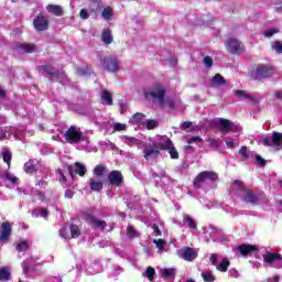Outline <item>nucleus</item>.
I'll use <instances>...</instances> for the list:
<instances>
[{
	"instance_id": "1",
	"label": "nucleus",
	"mask_w": 282,
	"mask_h": 282,
	"mask_svg": "<svg viewBox=\"0 0 282 282\" xmlns=\"http://www.w3.org/2000/svg\"><path fill=\"white\" fill-rule=\"evenodd\" d=\"M147 100H151L154 105H160L162 108H167L171 111L175 109L177 102L172 98L166 97V87L162 84H154L144 90Z\"/></svg>"
},
{
	"instance_id": "2",
	"label": "nucleus",
	"mask_w": 282,
	"mask_h": 282,
	"mask_svg": "<svg viewBox=\"0 0 282 282\" xmlns=\"http://www.w3.org/2000/svg\"><path fill=\"white\" fill-rule=\"evenodd\" d=\"M230 195H238L247 204H257L259 196L246 188L241 181H235L230 187Z\"/></svg>"
},
{
	"instance_id": "3",
	"label": "nucleus",
	"mask_w": 282,
	"mask_h": 282,
	"mask_svg": "<svg viewBox=\"0 0 282 282\" xmlns=\"http://www.w3.org/2000/svg\"><path fill=\"white\" fill-rule=\"evenodd\" d=\"M65 140L68 144H78V142H86V144H89V139L85 138L80 128L76 126H70L65 132Z\"/></svg>"
},
{
	"instance_id": "4",
	"label": "nucleus",
	"mask_w": 282,
	"mask_h": 282,
	"mask_svg": "<svg viewBox=\"0 0 282 282\" xmlns=\"http://www.w3.org/2000/svg\"><path fill=\"white\" fill-rule=\"evenodd\" d=\"M219 180V174L214 171H203L200 172L194 180V186L195 188H202L206 182H209L210 184H215Z\"/></svg>"
},
{
	"instance_id": "5",
	"label": "nucleus",
	"mask_w": 282,
	"mask_h": 282,
	"mask_svg": "<svg viewBox=\"0 0 282 282\" xmlns=\"http://www.w3.org/2000/svg\"><path fill=\"white\" fill-rule=\"evenodd\" d=\"M218 127L220 129V132L224 135H228V133H230V131L232 133H241V131H242L241 126H239L228 119H225V118L218 119Z\"/></svg>"
},
{
	"instance_id": "6",
	"label": "nucleus",
	"mask_w": 282,
	"mask_h": 282,
	"mask_svg": "<svg viewBox=\"0 0 282 282\" xmlns=\"http://www.w3.org/2000/svg\"><path fill=\"white\" fill-rule=\"evenodd\" d=\"M209 261L218 272H228V268H230V260L228 258H221L218 253H212Z\"/></svg>"
},
{
	"instance_id": "7",
	"label": "nucleus",
	"mask_w": 282,
	"mask_h": 282,
	"mask_svg": "<svg viewBox=\"0 0 282 282\" xmlns=\"http://www.w3.org/2000/svg\"><path fill=\"white\" fill-rule=\"evenodd\" d=\"M271 76H274V68L268 65H259L251 73L253 80H263V78H270Z\"/></svg>"
},
{
	"instance_id": "8",
	"label": "nucleus",
	"mask_w": 282,
	"mask_h": 282,
	"mask_svg": "<svg viewBox=\"0 0 282 282\" xmlns=\"http://www.w3.org/2000/svg\"><path fill=\"white\" fill-rule=\"evenodd\" d=\"M221 230L216 227H205L203 228V235L200 236L202 241L208 243L209 241H221L219 238Z\"/></svg>"
},
{
	"instance_id": "9",
	"label": "nucleus",
	"mask_w": 282,
	"mask_h": 282,
	"mask_svg": "<svg viewBox=\"0 0 282 282\" xmlns=\"http://www.w3.org/2000/svg\"><path fill=\"white\" fill-rule=\"evenodd\" d=\"M262 144L264 147H271L275 151H281L282 149V133L281 132H273L271 137H265L262 140Z\"/></svg>"
},
{
	"instance_id": "10",
	"label": "nucleus",
	"mask_w": 282,
	"mask_h": 282,
	"mask_svg": "<svg viewBox=\"0 0 282 282\" xmlns=\"http://www.w3.org/2000/svg\"><path fill=\"white\" fill-rule=\"evenodd\" d=\"M264 263H268L270 268H275L280 270L282 268V257L281 253L267 252L262 256Z\"/></svg>"
},
{
	"instance_id": "11",
	"label": "nucleus",
	"mask_w": 282,
	"mask_h": 282,
	"mask_svg": "<svg viewBox=\"0 0 282 282\" xmlns=\"http://www.w3.org/2000/svg\"><path fill=\"white\" fill-rule=\"evenodd\" d=\"M70 235L67 232V226H64L59 229V237L62 239H65L66 241H69V239H78L80 237V228L76 225H70Z\"/></svg>"
},
{
	"instance_id": "12",
	"label": "nucleus",
	"mask_w": 282,
	"mask_h": 282,
	"mask_svg": "<svg viewBox=\"0 0 282 282\" xmlns=\"http://www.w3.org/2000/svg\"><path fill=\"white\" fill-rule=\"evenodd\" d=\"M42 69L44 74H48V76H51L52 78H57L59 83H62V85H67V83H69V79H67V76L65 75V73L63 72L58 73L54 70V67L52 66L44 65L42 66Z\"/></svg>"
},
{
	"instance_id": "13",
	"label": "nucleus",
	"mask_w": 282,
	"mask_h": 282,
	"mask_svg": "<svg viewBox=\"0 0 282 282\" xmlns=\"http://www.w3.org/2000/svg\"><path fill=\"white\" fill-rule=\"evenodd\" d=\"M84 217L87 224L95 229L105 230V228H107V221L100 220L89 213L84 214Z\"/></svg>"
},
{
	"instance_id": "14",
	"label": "nucleus",
	"mask_w": 282,
	"mask_h": 282,
	"mask_svg": "<svg viewBox=\"0 0 282 282\" xmlns=\"http://www.w3.org/2000/svg\"><path fill=\"white\" fill-rule=\"evenodd\" d=\"M177 256L185 261H195L197 259V250L191 247H183L177 250Z\"/></svg>"
},
{
	"instance_id": "15",
	"label": "nucleus",
	"mask_w": 282,
	"mask_h": 282,
	"mask_svg": "<svg viewBox=\"0 0 282 282\" xmlns=\"http://www.w3.org/2000/svg\"><path fill=\"white\" fill-rule=\"evenodd\" d=\"M102 66L107 72H110L111 74H116L120 69V62L118 61V57H105L102 61Z\"/></svg>"
},
{
	"instance_id": "16",
	"label": "nucleus",
	"mask_w": 282,
	"mask_h": 282,
	"mask_svg": "<svg viewBox=\"0 0 282 282\" xmlns=\"http://www.w3.org/2000/svg\"><path fill=\"white\" fill-rule=\"evenodd\" d=\"M225 45L229 54H241V52H243V44L238 40L229 39Z\"/></svg>"
},
{
	"instance_id": "17",
	"label": "nucleus",
	"mask_w": 282,
	"mask_h": 282,
	"mask_svg": "<svg viewBox=\"0 0 282 282\" xmlns=\"http://www.w3.org/2000/svg\"><path fill=\"white\" fill-rule=\"evenodd\" d=\"M70 177H74V173L80 177H85L87 173V166L80 162H76L74 165L68 167Z\"/></svg>"
},
{
	"instance_id": "18",
	"label": "nucleus",
	"mask_w": 282,
	"mask_h": 282,
	"mask_svg": "<svg viewBox=\"0 0 282 282\" xmlns=\"http://www.w3.org/2000/svg\"><path fill=\"white\" fill-rule=\"evenodd\" d=\"M15 50L21 52V54H34V52H39V47H36V45L28 43L17 44Z\"/></svg>"
},
{
	"instance_id": "19",
	"label": "nucleus",
	"mask_w": 282,
	"mask_h": 282,
	"mask_svg": "<svg viewBox=\"0 0 282 282\" xmlns=\"http://www.w3.org/2000/svg\"><path fill=\"white\" fill-rule=\"evenodd\" d=\"M33 25L37 32H45L48 26L46 17H36L33 21Z\"/></svg>"
},
{
	"instance_id": "20",
	"label": "nucleus",
	"mask_w": 282,
	"mask_h": 282,
	"mask_svg": "<svg viewBox=\"0 0 282 282\" xmlns=\"http://www.w3.org/2000/svg\"><path fill=\"white\" fill-rule=\"evenodd\" d=\"M11 235H12V225L8 221L2 223L0 241H8Z\"/></svg>"
},
{
	"instance_id": "21",
	"label": "nucleus",
	"mask_w": 282,
	"mask_h": 282,
	"mask_svg": "<svg viewBox=\"0 0 282 282\" xmlns=\"http://www.w3.org/2000/svg\"><path fill=\"white\" fill-rule=\"evenodd\" d=\"M154 144H156L159 151H162L171 149L173 142L171 141V139H169V137H159Z\"/></svg>"
},
{
	"instance_id": "22",
	"label": "nucleus",
	"mask_w": 282,
	"mask_h": 282,
	"mask_svg": "<svg viewBox=\"0 0 282 282\" xmlns=\"http://www.w3.org/2000/svg\"><path fill=\"white\" fill-rule=\"evenodd\" d=\"M108 180L112 186L122 185V173L120 171H112L108 175Z\"/></svg>"
},
{
	"instance_id": "23",
	"label": "nucleus",
	"mask_w": 282,
	"mask_h": 282,
	"mask_svg": "<svg viewBox=\"0 0 282 282\" xmlns=\"http://www.w3.org/2000/svg\"><path fill=\"white\" fill-rule=\"evenodd\" d=\"M3 182H9L10 184H13V186H19V177L10 172L0 174V183L3 184Z\"/></svg>"
},
{
	"instance_id": "24",
	"label": "nucleus",
	"mask_w": 282,
	"mask_h": 282,
	"mask_svg": "<svg viewBox=\"0 0 282 282\" xmlns=\"http://www.w3.org/2000/svg\"><path fill=\"white\" fill-rule=\"evenodd\" d=\"M88 185L90 191H94L95 193H100L105 186V182L100 178H89Z\"/></svg>"
},
{
	"instance_id": "25",
	"label": "nucleus",
	"mask_w": 282,
	"mask_h": 282,
	"mask_svg": "<svg viewBox=\"0 0 282 282\" xmlns=\"http://www.w3.org/2000/svg\"><path fill=\"white\" fill-rule=\"evenodd\" d=\"M152 177L155 180V182L159 183L160 186H169V183L171 182V178L169 177V175H166V172L162 171L160 173V175H158V173H153Z\"/></svg>"
},
{
	"instance_id": "26",
	"label": "nucleus",
	"mask_w": 282,
	"mask_h": 282,
	"mask_svg": "<svg viewBox=\"0 0 282 282\" xmlns=\"http://www.w3.org/2000/svg\"><path fill=\"white\" fill-rule=\"evenodd\" d=\"M237 250L242 254V257H248V254H251V252H257L258 248L257 246L252 245H241L237 247Z\"/></svg>"
},
{
	"instance_id": "27",
	"label": "nucleus",
	"mask_w": 282,
	"mask_h": 282,
	"mask_svg": "<svg viewBox=\"0 0 282 282\" xmlns=\"http://www.w3.org/2000/svg\"><path fill=\"white\" fill-rule=\"evenodd\" d=\"M160 153V150L158 148V144L153 142V147L149 145L148 148L144 149V158L147 160H151V158H155Z\"/></svg>"
},
{
	"instance_id": "28",
	"label": "nucleus",
	"mask_w": 282,
	"mask_h": 282,
	"mask_svg": "<svg viewBox=\"0 0 282 282\" xmlns=\"http://www.w3.org/2000/svg\"><path fill=\"white\" fill-rule=\"evenodd\" d=\"M225 143L227 149H237L239 147V132L234 137H226Z\"/></svg>"
},
{
	"instance_id": "29",
	"label": "nucleus",
	"mask_w": 282,
	"mask_h": 282,
	"mask_svg": "<svg viewBox=\"0 0 282 282\" xmlns=\"http://www.w3.org/2000/svg\"><path fill=\"white\" fill-rule=\"evenodd\" d=\"M210 85L212 87H221L224 85H228V82L226 80V78H224V76H221V74H216L212 78Z\"/></svg>"
},
{
	"instance_id": "30",
	"label": "nucleus",
	"mask_w": 282,
	"mask_h": 282,
	"mask_svg": "<svg viewBox=\"0 0 282 282\" xmlns=\"http://www.w3.org/2000/svg\"><path fill=\"white\" fill-rule=\"evenodd\" d=\"M101 41L105 45H111L113 43V35L111 34V30L105 29L101 33Z\"/></svg>"
},
{
	"instance_id": "31",
	"label": "nucleus",
	"mask_w": 282,
	"mask_h": 282,
	"mask_svg": "<svg viewBox=\"0 0 282 282\" xmlns=\"http://www.w3.org/2000/svg\"><path fill=\"white\" fill-rule=\"evenodd\" d=\"M46 10L55 17H63V8L61 6L48 4Z\"/></svg>"
},
{
	"instance_id": "32",
	"label": "nucleus",
	"mask_w": 282,
	"mask_h": 282,
	"mask_svg": "<svg viewBox=\"0 0 282 282\" xmlns=\"http://www.w3.org/2000/svg\"><path fill=\"white\" fill-rule=\"evenodd\" d=\"M8 133H11L17 138V129L14 128H0V141L6 140L8 138Z\"/></svg>"
},
{
	"instance_id": "33",
	"label": "nucleus",
	"mask_w": 282,
	"mask_h": 282,
	"mask_svg": "<svg viewBox=\"0 0 282 282\" xmlns=\"http://www.w3.org/2000/svg\"><path fill=\"white\" fill-rule=\"evenodd\" d=\"M39 161L31 160L28 163L24 164V171L25 173H34L36 169H39Z\"/></svg>"
},
{
	"instance_id": "34",
	"label": "nucleus",
	"mask_w": 282,
	"mask_h": 282,
	"mask_svg": "<svg viewBox=\"0 0 282 282\" xmlns=\"http://www.w3.org/2000/svg\"><path fill=\"white\" fill-rule=\"evenodd\" d=\"M184 226H187V228H189V230H197V223L195 221V219H193V217L186 215L184 216Z\"/></svg>"
},
{
	"instance_id": "35",
	"label": "nucleus",
	"mask_w": 282,
	"mask_h": 282,
	"mask_svg": "<svg viewBox=\"0 0 282 282\" xmlns=\"http://www.w3.org/2000/svg\"><path fill=\"white\" fill-rule=\"evenodd\" d=\"M145 120H147V116L140 112H137L134 116H132V118L130 119V122L132 124H144Z\"/></svg>"
},
{
	"instance_id": "36",
	"label": "nucleus",
	"mask_w": 282,
	"mask_h": 282,
	"mask_svg": "<svg viewBox=\"0 0 282 282\" xmlns=\"http://www.w3.org/2000/svg\"><path fill=\"white\" fill-rule=\"evenodd\" d=\"M127 237L129 239H135L138 237H140V231H138V229L131 225H129L127 227Z\"/></svg>"
},
{
	"instance_id": "37",
	"label": "nucleus",
	"mask_w": 282,
	"mask_h": 282,
	"mask_svg": "<svg viewBox=\"0 0 282 282\" xmlns=\"http://www.w3.org/2000/svg\"><path fill=\"white\" fill-rule=\"evenodd\" d=\"M161 276L163 279H175V269H161Z\"/></svg>"
},
{
	"instance_id": "38",
	"label": "nucleus",
	"mask_w": 282,
	"mask_h": 282,
	"mask_svg": "<svg viewBox=\"0 0 282 282\" xmlns=\"http://www.w3.org/2000/svg\"><path fill=\"white\" fill-rule=\"evenodd\" d=\"M101 100H104V102H106V105H109V107H111V105H113V98L111 97V93H109L108 90H102Z\"/></svg>"
},
{
	"instance_id": "39",
	"label": "nucleus",
	"mask_w": 282,
	"mask_h": 282,
	"mask_svg": "<svg viewBox=\"0 0 282 282\" xmlns=\"http://www.w3.org/2000/svg\"><path fill=\"white\" fill-rule=\"evenodd\" d=\"M235 96H237V98H240L241 100H254V97H252L251 95H248V93H246V90H235L234 91Z\"/></svg>"
},
{
	"instance_id": "40",
	"label": "nucleus",
	"mask_w": 282,
	"mask_h": 282,
	"mask_svg": "<svg viewBox=\"0 0 282 282\" xmlns=\"http://www.w3.org/2000/svg\"><path fill=\"white\" fill-rule=\"evenodd\" d=\"M106 171H107V166H105V165H97L93 170V173H94L95 177H102V175H105Z\"/></svg>"
},
{
	"instance_id": "41",
	"label": "nucleus",
	"mask_w": 282,
	"mask_h": 282,
	"mask_svg": "<svg viewBox=\"0 0 282 282\" xmlns=\"http://www.w3.org/2000/svg\"><path fill=\"white\" fill-rule=\"evenodd\" d=\"M101 17L106 21H111V17H113V9H111V7L105 8L104 11L101 12Z\"/></svg>"
},
{
	"instance_id": "42",
	"label": "nucleus",
	"mask_w": 282,
	"mask_h": 282,
	"mask_svg": "<svg viewBox=\"0 0 282 282\" xmlns=\"http://www.w3.org/2000/svg\"><path fill=\"white\" fill-rule=\"evenodd\" d=\"M202 278L205 282H214L215 281V274H213V271L202 272Z\"/></svg>"
},
{
	"instance_id": "43",
	"label": "nucleus",
	"mask_w": 282,
	"mask_h": 282,
	"mask_svg": "<svg viewBox=\"0 0 282 282\" xmlns=\"http://www.w3.org/2000/svg\"><path fill=\"white\" fill-rule=\"evenodd\" d=\"M143 276H147L149 281H153L155 279V269H153V267H148Z\"/></svg>"
},
{
	"instance_id": "44",
	"label": "nucleus",
	"mask_w": 282,
	"mask_h": 282,
	"mask_svg": "<svg viewBox=\"0 0 282 282\" xmlns=\"http://www.w3.org/2000/svg\"><path fill=\"white\" fill-rule=\"evenodd\" d=\"M152 242L156 246V248L159 249L158 250V253H162L164 252V246H166V241L162 240V239H159V240H152Z\"/></svg>"
},
{
	"instance_id": "45",
	"label": "nucleus",
	"mask_w": 282,
	"mask_h": 282,
	"mask_svg": "<svg viewBox=\"0 0 282 282\" xmlns=\"http://www.w3.org/2000/svg\"><path fill=\"white\" fill-rule=\"evenodd\" d=\"M123 142L128 144V147H135L139 140L133 137H123Z\"/></svg>"
},
{
	"instance_id": "46",
	"label": "nucleus",
	"mask_w": 282,
	"mask_h": 282,
	"mask_svg": "<svg viewBox=\"0 0 282 282\" xmlns=\"http://www.w3.org/2000/svg\"><path fill=\"white\" fill-rule=\"evenodd\" d=\"M2 160L6 162V164H8V166H10V162H12V152L9 150L2 152Z\"/></svg>"
},
{
	"instance_id": "47",
	"label": "nucleus",
	"mask_w": 282,
	"mask_h": 282,
	"mask_svg": "<svg viewBox=\"0 0 282 282\" xmlns=\"http://www.w3.org/2000/svg\"><path fill=\"white\" fill-rule=\"evenodd\" d=\"M0 281H10V271L8 269H0Z\"/></svg>"
},
{
	"instance_id": "48",
	"label": "nucleus",
	"mask_w": 282,
	"mask_h": 282,
	"mask_svg": "<svg viewBox=\"0 0 282 282\" xmlns=\"http://www.w3.org/2000/svg\"><path fill=\"white\" fill-rule=\"evenodd\" d=\"M250 150H248L247 147H241V149L239 150V155H241V158H243L245 160H248L250 158Z\"/></svg>"
},
{
	"instance_id": "49",
	"label": "nucleus",
	"mask_w": 282,
	"mask_h": 282,
	"mask_svg": "<svg viewBox=\"0 0 282 282\" xmlns=\"http://www.w3.org/2000/svg\"><path fill=\"white\" fill-rule=\"evenodd\" d=\"M28 248H30V245H28V242L25 241H21L20 243L17 245L15 250H18V252H25Z\"/></svg>"
},
{
	"instance_id": "50",
	"label": "nucleus",
	"mask_w": 282,
	"mask_h": 282,
	"mask_svg": "<svg viewBox=\"0 0 282 282\" xmlns=\"http://www.w3.org/2000/svg\"><path fill=\"white\" fill-rule=\"evenodd\" d=\"M167 150H169V153H170L172 160H177V158H180V153L177 152L175 147H173V144L170 148H167Z\"/></svg>"
},
{
	"instance_id": "51",
	"label": "nucleus",
	"mask_w": 282,
	"mask_h": 282,
	"mask_svg": "<svg viewBox=\"0 0 282 282\" xmlns=\"http://www.w3.org/2000/svg\"><path fill=\"white\" fill-rule=\"evenodd\" d=\"M86 272H87L88 274H98V272H100V265L95 264L94 267H88V268L86 269Z\"/></svg>"
},
{
	"instance_id": "52",
	"label": "nucleus",
	"mask_w": 282,
	"mask_h": 282,
	"mask_svg": "<svg viewBox=\"0 0 282 282\" xmlns=\"http://www.w3.org/2000/svg\"><path fill=\"white\" fill-rule=\"evenodd\" d=\"M273 34H279L278 29L271 28L264 31L265 39H272Z\"/></svg>"
},
{
	"instance_id": "53",
	"label": "nucleus",
	"mask_w": 282,
	"mask_h": 282,
	"mask_svg": "<svg viewBox=\"0 0 282 282\" xmlns=\"http://www.w3.org/2000/svg\"><path fill=\"white\" fill-rule=\"evenodd\" d=\"M272 50H274L276 54H282V43L280 41L273 42Z\"/></svg>"
},
{
	"instance_id": "54",
	"label": "nucleus",
	"mask_w": 282,
	"mask_h": 282,
	"mask_svg": "<svg viewBox=\"0 0 282 282\" xmlns=\"http://www.w3.org/2000/svg\"><path fill=\"white\" fill-rule=\"evenodd\" d=\"M144 124L147 129H155V127H158V121L150 119V120H145Z\"/></svg>"
},
{
	"instance_id": "55",
	"label": "nucleus",
	"mask_w": 282,
	"mask_h": 282,
	"mask_svg": "<svg viewBox=\"0 0 282 282\" xmlns=\"http://www.w3.org/2000/svg\"><path fill=\"white\" fill-rule=\"evenodd\" d=\"M56 173H57V177H58L59 182L65 186V182H67L65 174L61 170H57Z\"/></svg>"
},
{
	"instance_id": "56",
	"label": "nucleus",
	"mask_w": 282,
	"mask_h": 282,
	"mask_svg": "<svg viewBox=\"0 0 282 282\" xmlns=\"http://www.w3.org/2000/svg\"><path fill=\"white\" fill-rule=\"evenodd\" d=\"M77 74L78 76H87L88 74H90V72H89V68L82 67L77 69Z\"/></svg>"
},
{
	"instance_id": "57",
	"label": "nucleus",
	"mask_w": 282,
	"mask_h": 282,
	"mask_svg": "<svg viewBox=\"0 0 282 282\" xmlns=\"http://www.w3.org/2000/svg\"><path fill=\"white\" fill-rule=\"evenodd\" d=\"M46 215H48L47 209H41L40 214H36V212H32V217H45Z\"/></svg>"
},
{
	"instance_id": "58",
	"label": "nucleus",
	"mask_w": 282,
	"mask_h": 282,
	"mask_svg": "<svg viewBox=\"0 0 282 282\" xmlns=\"http://www.w3.org/2000/svg\"><path fill=\"white\" fill-rule=\"evenodd\" d=\"M204 65H205V67H207V68L213 67V58H212L210 56H206V57L204 58Z\"/></svg>"
},
{
	"instance_id": "59",
	"label": "nucleus",
	"mask_w": 282,
	"mask_h": 282,
	"mask_svg": "<svg viewBox=\"0 0 282 282\" xmlns=\"http://www.w3.org/2000/svg\"><path fill=\"white\" fill-rule=\"evenodd\" d=\"M113 129L115 131H124V129H127V126L123 123H115Z\"/></svg>"
},
{
	"instance_id": "60",
	"label": "nucleus",
	"mask_w": 282,
	"mask_h": 282,
	"mask_svg": "<svg viewBox=\"0 0 282 282\" xmlns=\"http://www.w3.org/2000/svg\"><path fill=\"white\" fill-rule=\"evenodd\" d=\"M256 162L259 166H265V161L261 155H256Z\"/></svg>"
},
{
	"instance_id": "61",
	"label": "nucleus",
	"mask_w": 282,
	"mask_h": 282,
	"mask_svg": "<svg viewBox=\"0 0 282 282\" xmlns=\"http://www.w3.org/2000/svg\"><path fill=\"white\" fill-rule=\"evenodd\" d=\"M207 142H208L209 145H212V147H215V148L219 147V139H213V138H210V139L207 140Z\"/></svg>"
},
{
	"instance_id": "62",
	"label": "nucleus",
	"mask_w": 282,
	"mask_h": 282,
	"mask_svg": "<svg viewBox=\"0 0 282 282\" xmlns=\"http://www.w3.org/2000/svg\"><path fill=\"white\" fill-rule=\"evenodd\" d=\"M194 142H202L199 137H192L187 140V144H194Z\"/></svg>"
},
{
	"instance_id": "63",
	"label": "nucleus",
	"mask_w": 282,
	"mask_h": 282,
	"mask_svg": "<svg viewBox=\"0 0 282 282\" xmlns=\"http://www.w3.org/2000/svg\"><path fill=\"white\" fill-rule=\"evenodd\" d=\"M80 19H89V13L86 11V9H82L79 12Z\"/></svg>"
},
{
	"instance_id": "64",
	"label": "nucleus",
	"mask_w": 282,
	"mask_h": 282,
	"mask_svg": "<svg viewBox=\"0 0 282 282\" xmlns=\"http://www.w3.org/2000/svg\"><path fill=\"white\" fill-rule=\"evenodd\" d=\"M279 281H281V276L280 275H274V276H272V278H270L268 280V282H279Z\"/></svg>"
}]
</instances>
